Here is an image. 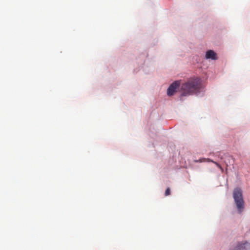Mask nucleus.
Segmentation results:
<instances>
[{
    "instance_id": "obj_1",
    "label": "nucleus",
    "mask_w": 250,
    "mask_h": 250,
    "mask_svg": "<svg viewBox=\"0 0 250 250\" xmlns=\"http://www.w3.org/2000/svg\"><path fill=\"white\" fill-rule=\"evenodd\" d=\"M202 87L201 80L199 78H191L181 86V95L184 96L196 94L200 91Z\"/></svg>"
},
{
    "instance_id": "obj_7",
    "label": "nucleus",
    "mask_w": 250,
    "mask_h": 250,
    "mask_svg": "<svg viewBox=\"0 0 250 250\" xmlns=\"http://www.w3.org/2000/svg\"><path fill=\"white\" fill-rule=\"evenodd\" d=\"M170 194V189L169 188H167V189L165 191V195L166 196H167L169 195Z\"/></svg>"
},
{
    "instance_id": "obj_4",
    "label": "nucleus",
    "mask_w": 250,
    "mask_h": 250,
    "mask_svg": "<svg viewBox=\"0 0 250 250\" xmlns=\"http://www.w3.org/2000/svg\"><path fill=\"white\" fill-rule=\"evenodd\" d=\"M180 83L178 82H175L170 85L167 90V94L168 96L173 95L179 88Z\"/></svg>"
},
{
    "instance_id": "obj_6",
    "label": "nucleus",
    "mask_w": 250,
    "mask_h": 250,
    "mask_svg": "<svg viewBox=\"0 0 250 250\" xmlns=\"http://www.w3.org/2000/svg\"><path fill=\"white\" fill-rule=\"evenodd\" d=\"M209 161H210L212 163H213L218 168H220V169L222 171H223L224 169L223 168H222V167L220 166V164H219L218 163L216 162H214L212 160H209Z\"/></svg>"
},
{
    "instance_id": "obj_2",
    "label": "nucleus",
    "mask_w": 250,
    "mask_h": 250,
    "mask_svg": "<svg viewBox=\"0 0 250 250\" xmlns=\"http://www.w3.org/2000/svg\"><path fill=\"white\" fill-rule=\"evenodd\" d=\"M233 197L239 212L241 213L244 208V201L242 190L239 188L234 189Z\"/></svg>"
},
{
    "instance_id": "obj_5",
    "label": "nucleus",
    "mask_w": 250,
    "mask_h": 250,
    "mask_svg": "<svg viewBox=\"0 0 250 250\" xmlns=\"http://www.w3.org/2000/svg\"><path fill=\"white\" fill-rule=\"evenodd\" d=\"M206 58L207 59H210L213 60H216L217 59L216 54L211 50H209L207 51L206 54Z\"/></svg>"
},
{
    "instance_id": "obj_3",
    "label": "nucleus",
    "mask_w": 250,
    "mask_h": 250,
    "mask_svg": "<svg viewBox=\"0 0 250 250\" xmlns=\"http://www.w3.org/2000/svg\"><path fill=\"white\" fill-rule=\"evenodd\" d=\"M250 247V244L246 241L238 242L233 246L230 250H247Z\"/></svg>"
}]
</instances>
